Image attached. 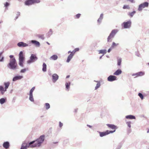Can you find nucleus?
I'll return each mask as SVG.
<instances>
[{
	"mask_svg": "<svg viewBox=\"0 0 149 149\" xmlns=\"http://www.w3.org/2000/svg\"><path fill=\"white\" fill-rule=\"evenodd\" d=\"M17 66L16 61L15 58H13L10 59L9 63L7 65V67L10 70H15L17 69Z\"/></svg>",
	"mask_w": 149,
	"mask_h": 149,
	"instance_id": "1",
	"label": "nucleus"
},
{
	"mask_svg": "<svg viewBox=\"0 0 149 149\" xmlns=\"http://www.w3.org/2000/svg\"><path fill=\"white\" fill-rule=\"evenodd\" d=\"M34 141H32L29 143H26L24 142L22 144L20 149H27V148H33L35 147L34 144Z\"/></svg>",
	"mask_w": 149,
	"mask_h": 149,
	"instance_id": "2",
	"label": "nucleus"
},
{
	"mask_svg": "<svg viewBox=\"0 0 149 149\" xmlns=\"http://www.w3.org/2000/svg\"><path fill=\"white\" fill-rule=\"evenodd\" d=\"M45 136L44 135H41L38 138L33 141H34V144L36 147L40 146L45 140Z\"/></svg>",
	"mask_w": 149,
	"mask_h": 149,
	"instance_id": "3",
	"label": "nucleus"
},
{
	"mask_svg": "<svg viewBox=\"0 0 149 149\" xmlns=\"http://www.w3.org/2000/svg\"><path fill=\"white\" fill-rule=\"evenodd\" d=\"M118 31V30L117 29H114L112 30L109 36L107 38L108 42H111V39L113 38Z\"/></svg>",
	"mask_w": 149,
	"mask_h": 149,
	"instance_id": "4",
	"label": "nucleus"
},
{
	"mask_svg": "<svg viewBox=\"0 0 149 149\" xmlns=\"http://www.w3.org/2000/svg\"><path fill=\"white\" fill-rule=\"evenodd\" d=\"M38 59V57L34 54H31L30 57V59L27 61V63L30 64L33 63Z\"/></svg>",
	"mask_w": 149,
	"mask_h": 149,
	"instance_id": "5",
	"label": "nucleus"
},
{
	"mask_svg": "<svg viewBox=\"0 0 149 149\" xmlns=\"http://www.w3.org/2000/svg\"><path fill=\"white\" fill-rule=\"evenodd\" d=\"M116 131V130H110L109 131L107 130L105 132H100L98 131L97 132H99L100 134V137H102L103 136H105L110 133H112Z\"/></svg>",
	"mask_w": 149,
	"mask_h": 149,
	"instance_id": "6",
	"label": "nucleus"
},
{
	"mask_svg": "<svg viewBox=\"0 0 149 149\" xmlns=\"http://www.w3.org/2000/svg\"><path fill=\"white\" fill-rule=\"evenodd\" d=\"M40 2L39 0H26L24 3L26 5L29 6L35 3H38Z\"/></svg>",
	"mask_w": 149,
	"mask_h": 149,
	"instance_id": "7",
	"label": "nucleus"
},
{
	"mask_svg": "<svg viewBox=\"0 0 149 149\" xmlns=\"http://www.w3.org/2000/svg\"><path fill=\"white\" fill-rule=\"evenodd\" d=\"M132 22L130 20L123 22L122 25L124 28V29H129L130 28L131 26Z\"/></svg>",
	"mask_w": 149,
	"mask_h": 149,
	"instance_id": "8",
	"label": "nucleus"
},
{
	"mask_svg": "<svg viewBox=\"0 0 149 149\" xmlns=\"http://www.w3.org/2000/svg\"><path fill=\"white\" fill-rule=\"evenodd\" d=\"M149 5V3L147 2H144L140 4L138 8V10L139 11H141L143 8L146 7H148Z\"/></svg>",
	"mask_w": 149,
	"mask_h": 149,
	"instance_id": "9",
	"label": "nucleus"
},
{
	"mask_svg": "<svg viewBox=\"0 0 149 149\" xmlns=\"http://www.w3.org/2000/svg\"><path fill=\"white\" fill-rule=\"evenodd\" d=\"M17 46L20 47H26L29 46V45L23 42H18L17 44Z\"/></svg>",
	"mask_w": 149,
	"mask_h": 149,
	"instance_id": "10",
	"label": "nucleus"
},
{
	"mask_svg": "<svg viewBox=\"0 0 149 149\" xmlns=\"http://www.w3.org/2000/svg\"><path fill=\"white\" fill-rule=\"evenodd\" d=\"M23 78V76L22 75H17L15 76L13 78L12 81H15L17 80L21 79Z\"/></svg>",
	"mask_w": 149,
	"mask_h": 149,
	"instance_id": "11",
	"label": "nucleus"
},
{
	"mask_svg": "<svg viewBox=\"0 0 149 149\" xmlns=\"http://www.w3.org/2000/svg\"><path fill=\"white\" fill-rule=\"evenodd\" d=\"M29 43H32L37 47H39L40 45V43L38 41L36 40H32L29 41Z\"/></svg>",
	"mask_w": 149,
	"mask_h": 149,
	"instance_id": "12",
	"label": "nucleus"
},
{
	"mask_svg": "<svg viewBox=\"0 0 149 149\" xmlns=\"http://www.w3.org/2000/svg\"><path fill=\"white\" fill-rule=\"evenodd\" d=\"M117 80V77L114 75H110L107 78V80L109 81H113Z\"/></svg>",
	"mask_w": 149,
	"mask_h": 149,
	"instance_id": "13",
	"label": "nucleus"
},
{
	"mask_svg": "<svg viewBox=\"0 0 149 149\" xmlns=\"http://www.w3.org/2000/svg\"><path fill=\"white\" fill-rule=\"evenodd\" d=\"M144 74L145 73L144 72L140 71L135 73H134L132 74V76H136V77H136L142 76L144 75Z\"/></svg>",
	"mask_w": 149,
	"mask_h": 149,
	"instance_id": "14",
	"label": "nucleus"
},
{
	"mask_svg": "<svg viewBox=\"0 0 149 149\" xmlns=\"http://www.w3.org/2000/svg\"><path fill=\"white\" fill-rule=\"evenodd\" d=\"M52 77V81L53 83L55 82L58 79L59 77L58 76L56 73L53 74Z\"/></svg>",
	"mask_w": 149,
	"mask_h": 149,
	"instance_id": "15",
	"label": "nucleus"
},
{
	"mask_svg": "<svg viewBox=\"0 0 149 149\" xmlns=\"http://www.w3.org/2000/svg\"><path fill=\"white\" fill-rule=\"evenodd\" d=\"M3 146L5 149H8L9 148L10 146L9 142L8 141L4 142L3 144Z\"/></svg>",
	"mask_w": 149,
	"mask_h": 149,
	"instance_id": "16",
	"label": "nucleus"
},
{
	"mask_svg": "<svg viewBox=\"0 0 149 149\" xmlns=\"http://www.w3.org/2000/svg\"><path fill=\"white\" fill-rule=\"evenodd\" d=\"M71 82L70 81L68 82H66L65 83V90L66 91H68L70 88Z\"/></svg>",
	"mask_w": 149,
	"mask_h": 149,
	"instance_id": "17",
	"label": "nucleus"
},
{
	"mask_svg": "<svg viewBox=\"0 0 149 149\" xmlns=\"http://www.w3.org/2000/svg\"><path fill=\"white\" fill-rule=\"evenodd\" d=\"M107 126L109 127V128H110L112 130H116V129H117L118 128V127L117 126L113 125V124H107Z\"/></svg>",
	"mask_w": 149,
	"mask_h": 149,
	"instance_id": "18",
	"label": "nucleus"
},
{
	"mask_svg": "<svg viewBox=\"0 0 149 149\" xmlns=\"http://www.w3.org/2000/svg\"><path fill=\"white\" fill-rule=\"evenodd\" d=\"M122 73V71L120 69H118L116 70L113 74L115 75H119Z\"/></svg>",
	"mask_w": 149,
	"mask_h": 149,
	"instance_id": "19",
	"label": "nucleus"
},
{
	"mask_svg": "<svg viewBox=\"0 0 149 149\" xmlns=\"http://www.w3.org/2000/svg\"><path fill=\"white\" fill-rule=\"evenodd\" d=\"M125 118L126 119H136V117L135 116L131 115L126 116Z\"/></svg>",
	"mask_w": 149,
	"mask_h": 149,
	"instance_id": "20",
	"label": "nucleus"
},
{
	"mask_svg": "<svg viewBox=\"0 0 149 149\" xmlns=\"http://www.w3.org/2000/svg\"><path fill=\"white\" fill-rule=\"evenodd\" d=\"M52 33L53 31L52 29H49V31L46 34V36L47 37V38L50 37L51 35L52 34Z\"/></svg>",
	"mask_w": 149,
	"mask_h": 149,
	"instance_id": "21",
	"label": "nucleus"
},
{
	"mask_svg": "<svg viewBox=\"0 0 149 149\" xmlns=\"http://www.w3.org/2000/svg\"><path fill=\"white\" fill-rule=\"evenodd\" d=\"M103 17V14L102 13L100 14V17L97 20V22L99 23V24H100L101 23Z\"/></svg>",
	"mask_w": 149,
	"mask_h": 149,
	"instance_id": "22",
	"label": "nucleus"
},
{
	"mask_svg": "<svg viewBox=\"0 0 149 149\" xmlns=\"http://www.w3.org/2000/svg\"><path fill=\"white\" fill-rule=\"evenodd\" d=\"M19 59H24L25 57L24 56H23V51H20L19 53Z\"/></svg>",
	"mask_w": 149,
	"mask_h": 149,
	"instance_id": "23",
	"label": "nucleus"
},
{
	"mask_svg": "<svg viewBox=\"0 0 149 149\" xmlns=\"http://www.w3.org/2000/svg\"><path fill=\"white\" fill-rule=\"evenodd\" d=\"M136 12L135 11H133V12H129L127 13V15L129 16L131 18L132 17L134 14L136 13Z\"/></svg>",
	"mask_w": 149,
	"mask_h": 149,
	"instance_id": "24",
	"label": "nucleus"
},
{
	"mask_svg": "<svg viewBox=\"0 0 149 149\" xmlns=\"http://www.w3.org/2000/svg\"><path fill=\"white\" fill-rule=\"evenodd\" d=\"M19 59V65L22 67H23V63L24 60V59Z\"/></svg>",
	"mask_w": 149,
	"mask_h": 149,
	"instance_id": "25",
	"label": "nucleus"
},
{
	"mask_svg": "<svg viewBox=\"0 0 149 149\" xmlns=\"http://www.w3.org/2000/svg\"><path fill=\"white\" fill-rule=\"evenodd\" d=\"M94 81L97 82V84L96 85L95 87V90H96L98 88H99L101 84L100 82L98 81Z\"/></svg>",
	"mask_w": 149,
	"mask_h": 149,
	"instance_id": "26",
	"label": "nucleus"
},
{
	"mask_svg": "<svg viewBox=\"0 0 149 149\" xmlns=\"http://www.w3.org/2000/svg\"><path fill=\"white\" fill-rule=\"evenodd\" d=\"M99 54H103L102 56H103L107 53V50L104 49H101L98 51Z\"/></svg>",
	"mask_w": 149,
	"mask_h": 149,
	"instance_id": "27",
	"label": "nucleus"
},
{
	"mask_svg": "<svg viewBox=\"0 0 149 149\" xmlns=\"http://www.w3.org/2000/svg\"><path fill=\"white\" fill-rule=\"evenodd\" d=\"M73 56L72 55V54H70L67 58L66 62L68 63H69L72 58Z\"/></svg>",
	"mask_w": 149,
	"mask_h": 149,
	"instance_id": "28",
	"label": "nucleus"
},
{
	"mask_svg": "<svg viewBox=\"0 0 149 149\" xmlns=\"http://www.w3.org/2000/svg\"><path fill=\"white\" fill-rule=\"evenodd\" d=\"M6 101V98H2L0 99V103L2 104L5 103Z\"/></svg>",
	"mask_w": 149,
	"mask_h": 149,
	"instance_id": "29",
	"label": "nucleus"
},
{
	"mask_svg": "<svg viewBox=\"0 0 149 149\" xmlns=\"http://www.w3.org/2000/svg\"><path fill=\"white\" fill-rule=\"evenodd\" d=\"M42 70L44 72L46 71L47 65L45 63H43V64Z\"/></svg>",
	"mask_w": 149,
	"mask_h": 149,
	"instance_id": "30",
	"label": "nucleus"
},
{
	"mask_svg": "<svg viewBox=\"0 0 149 149\" xmlns=\"http://www.w3.org/2000/svg\"><path fill=\"white\" fill-rule=\"evenodd\" d=\"M58 57L56 55H54L52 56L50 58V59H52L53 60H56L57 59Z\"/></svg>",
	"mask_w": 149,
	"mask_h": 149,
	"instance_id": "31",
	"label": "nucleus"
},
{
	"mask_svg": "<svg viewBox=\"0 0 149 149\" xmlns=\"http://www.w3.org/2000/svg\"><path fill=\"white\" fill-rule=\"evenodd\" d=\"M29 100L32 102H33L34 101V100L33 98V94H29Z\"/></svg>",
	"mask_w": 149,
	"mask_h": 149,
	"instance_id": "32",
	"label": "nucleus"
},
{
	"mask_svg": "<svg viewBox=\"0 0 149 149\" xmlns=\"http://www.w3.org/2000/svg\"><path fill=\"white\" fill-rule=\"evenodd\" d=\"M10 84V83L9 82H5L4 83V85L5 86V87L6 88H8Z\"/></svg>",
	"mask_w": 149,
	"mask_h": 149,
	"instance_id": "33",
	"label": "nucleus"
},
{
	"mask_svg": "<svg viewBox=\"0 0 149 149\" xmlns=\"http://www.w3.org/2000/svg\"><path fill=\"white\" fill-rule=\"evenodd\" d=\"M122 59L121 58H119L117 59V65L120 66L121 64Z\"/></svg>",
	"mask_w": 149,
	"mask_h": 149,
	"instance_id": "34",
	"label": "nucleus"
},
{
	"mask_svg": "<svg viewBox=\"0 0 149 149\" xmlns=\"http://www.w3.org/2000/svg\"><path fill=\"white\" fill-rule=\"evenodd\" d=\"M45 106L46 110H48L50 108V105L48 103H45Z\"/></svg>",
	"mask_w": 149,
	"mask_h": 149,
	"instance_id": "35",
	"label": "nucleus"
},
{
	"mask_svg": "<svg viewBox=\"0 0 149 149\" xmlns=\"http://www.w3.org/2000/svg\"><path fill=\"white\" fill-rule=\"evenodd\" d=\"M118 45L119 44H116L115 42H113L111 46V48L113 49L115 47Z\"/></svg>",
	"mask_w": 149,
	"mask_h": 149,
	"instance_id": "36",
	"label": "nucleus"
},
{
	"mask_svg": "<svg viewBox=\"0 0 149 149\" xmlns=\"http://www.w3.org/2000/svg\"><path fill=\"white\" fill-rule=\"evenodd\" d=\"M123 143H120L116 147V149H120L123 146Z\"/></svg>",
	"mask_w": 149,
	"mask_h": 149,
	"instance_id": "37",
	"label": "nucleus"
},
{
	"mask_svg": "<svg viewBox=\"0 0 149 149\" xmlns=\"http://www.w3.org/2000/svg\"><path fill=\"white\" fill-rule=\"evenodd\" d=\"M138 95L139 97L141 100H143V99L144 96L142 93H139Z\"/></svg>",
	"mask_w": 149,
	"mask_h": 149,
	"instance_id": "38",
	"label": "nucleus"
},
{
	"mask_svg": "<svg viewBox=\"0 0 149 149\" xmlns=\"http://www.w3.org/2000/svg\"><path fill=\"white\" fill-rule=\"evenodd\" d=\"M123 9H129L130 8L129 6L128 5H124L123 7Z\"/></svg>",
	"mask_w": 149,
	"mask_h": 149,
	"instance_id": "39",
	"label": "nucleus"
},
{
	"mask_svg": "<svg viewBox=\"0 0 149 149\" xmlns=\"http://www.w3.org/2000/svg\"><path fill=\"white\" fill-rule=\"evenodd\" d=\"M35 89V87H33L29 91V94H33V92Z\"/></svg>",
	"mask_w": 149,
	"mask_h": 149,
	"instance_id": "40",
	"label": "nucleus"
},
{
	"mask_svg": "<svg viewBox=\"0 0 149 149\" xmlns=\"http://www.w3.org/2000/svg\"><path fill=\"white\" fill-rule=\"evenodd\" d=\"M38 37L43 40H44L45 39L44 35H39L38 36Z\"/></svg>",
	"mask_w": 149,
	"mask_h": 149,
	"instance_id": "41",
	"label": "nucleus"
},
{
	"mask_svg": "<svg viewBox=\"0 0 149 149\" xmlns=\"http://www.w3.org/2000/svg\"><path fill=\"white\" fill-rule=\"evenodd\" d=\"M126 124L127 125V126L129 127H131V122L130 121H128L126 122Z\"/></svg>",
	"mask_w": 149,
	"mask_h": 149,
	"instance_id": "42",
	"label": "nucleus"
},
{
	"mask_svg": "<svg viewBox=\"0 0 149 149\" xmlns=\"http://www.w3.org/2000/svg\"><path fill=\"white\" fill-rule=\"evenodd\" d=\"M26 68L22 69L20 70V72L21 73H24L26 71Z\"/></svg>",
	"mask_w": 149,
	"mask_h": 149,
	"instance_id": "43",
	"label": "nucleus"
},
{
	"mask_svg": "<svg viewBox=\"0 0 149 149\" xmlns=\"http://www.w3.org/2000/svg\"><path fill=\"white\" fill-rule=\"evenodd\" d=\"M9 3L7 2H6V3L4 4V6L6 8L8 7V6H9Z\"/></svg>",
	"mask_w": 149,
	"mask_h": 149,
	"instance_id": "44",
	"label": "nucleus"
},
{
	"mask_svg": "<svg viewBox=\"0 0 149 149\" xmlns=\"http://www.w3.org/2000/svg\"><path fill=\"white\" fill-rule=\"evenodd\" d=\"M63 126V124L61 122H59V127L60 128H61Z\"/></svg>",
	"mask_w": 149,
	"mask_h": 149,
	"instance_id": "45",
	"label": "nucleus"
},
{
	"mask_svg": "<svg viewBox=\"0 0 149 149\" xmlns=\"http://www.w3.org/2000/svg\"><path fill=\"white\" fill-rule=\"evenodd\" d=\"M3 87L2 86H0V91H3Z\"/></svg>",
	"mask_w": 149,
	"mask_h": 149,
	"instance_id": "46",
	"label": "nucleus"
},
{
	"mask_svg": "<svg viewBox=\"0 0 149 149\" xmlns=\"http://www.w3.org/2000/svg\"><path fill=\"white\" fill-rule=\"evenodd\" d=\"M80 15L81 14H78L76 15V17L77 18H79L80 17Z\"/></svg>",
	"mask_w": 149,
	"mask_h": 149,
	"instance_id": "47",
	"label": "nucleus"
},
{
	"mask_svg": "<svg viewBox=\"0 0 149 149\" xmlns=\"http://www.w3.org/2000/svg\"><path fill=\"white\" fill-rule=\"evenodd\" d=\"M75 52H76L75 50L74 49L72 52H71V53L70 54H72V55L74 56Z\"/></svg>",
	"mask_w": 149,
	"mask_h": 149,
	"instance_id": "48",
	"label": "nucleus"
},
{
	"mask_svg": "<svg viewBox=\"0 0 149 149\" xmlns=\"http://www.w3.org/2000/svg\"><path fill=\"white\" fill-rule=\"evenodd\" d=\"M126 0L127 1H129L130 2L132 3H134V2H135L134 1V0Z\"/></svg>",
	"mask_w": 149,
	"mask_h": 149,
	"instance_id": "49",
	"label": "nucleus"
},
{
	"mask_svg": "<svg viewBox=\"0 0 149 149\" xmlns=\"http://www.w3.org/2000/svg\"><path fill=\"white\" fill-rule=\"evenodd\" d=\"M9 57L10 58V59H12L13 58H15L14 57V56L13 55H10L9 56Z\"/></svg>",
	"mask_w": 149,
	"mask_h": 149,
	"instance_id": "50",
	"label": "nucleus"
},
{
	"mask_svg": "<svg viewBox=\"0 0 149 149\" xmlns=\"http://www.w3.org/2000/svg\"><path fill=\"white\" fill-rule=\"evenodd\" d=\"M4 58L3 57H2L0 59V62H3V61Z\"/></svg>",
	"mask_w": 149,
	"mask_h": 149,
	"instance_id": "51",
	"label": "nucleus"
},
{
	"mask_svg": "<svg viewBox=\"0 0 149 149\" xmlns=\"http://www.w3.org/2000/svg\"><path fill=\"white\" fill-rule=\"evenodd\" d=\"M113 49V48H111V47L110 48H109L108 49V53H109V52H110V51H111V49Z\"/></svg>",
	"mask_w": 149,
	"mask_h": 149,
	"instance_id": "52",
	"label": "nucleus"
},
{
	"mask_svg": "<svg viewBox=\"0 0 149 149\" xmlns=\"http://www.w3.org/2000/svg\"><path fill=\"white\" fill-rule=\"evenodd\" d=\"M20 13L19 12H17V13L16 14V15H17L16 16H17L19 17V16L20 15Z\"/></svg>",
	"mask_w": 149,
	"mask_h": 149,
	"instance_id": "53",
	"label": "nucleus"
},
{
	"mask_svg": "<svg viewBox=\"0 0 149 149\" xmlns=\"http://www.w3.org/2000/svg\"><path fill=\"white\" fill-rule=\"evenodd\" d=\"M74 50H75V52H77V51H79V48H75L74 49Z\"/></svg>",
	"mask_w": 149,
	"mask_h": 149,
	"instance_id": "54",
	"label": "nucleus"
},
{
	"mask_svg": "<svg viewBox=\"0 0 149 149\" xmlns=\"http://www.w3.org/2000/svg\"><path fill=\"white\" fill-rule=\"evenodd\" d=\"M78 110V109L77 108L75 109L74 111V112H75V113H77V111Z\"/></svg>",
	"mask_w": 149,
	"mask_h": 149,
	"instance_id": "55",
	"label": "nucleus"
},
{
	"mask_svg": "<svg viewBox=\"0 0 149 149\" xmlns=\"http://www.w3.org/2000/svg\"><path fill=\"white\" fill-rule=\"evenodd\" d=\"M0 92H1V94L2 95H3V94H4V93L5 92L4 91H0Z\"/></svg>",
	"mask_w": 149,
	"mask_h": 149,
	"instance_id": "56",
	"label": "nucleus"
},
{
	"mask_svg": "<svg viewBox=\"0 0 149 149\" xmlns=\"http://www.w3.org/2000/svg\"><path fill=\"white\" fill-rule=\"evenodd\" d=\"M87 126L89 127L90 128H91L92 127V126L90 125H87Z\"/></svg>",
	"mask_w": 149,
	"mask_h": 149,
	"instance_id": "57",
	"label": "nucleus"
},
{
	"mask_svg": "<svg viewBox=\"0 0 149 149\" xmlns=\"http://www.w3.org/2000/svg\"><path fill=\"white\" fill-rule=\"evenodd\" d=\"M8 88H5V87L3 89V91L4 92H5V91H7V89H8Z\"/></svg>",
	"mask_w": 149,
	"mask_h": 149,
	"instance_id": "58",
	"label": "nucleus"
},
{
	"mask_svg": "<svg viewBox=\"0 0 149 149\" xmlns=\"http://www.w3.org/2000/svg\"><path fill=\"white\" fill-rule=\"evenodd\" d=\"M18 17L17 16H16V17H15V20H16V19H17Z\"/></svg>",
	"mask_w": 149,
	"mask_h": 149,
	"instance_id": "59",
	"label": "nucleus"
},
{
	"mask_svg": "<svg viewBox=\"0 0 149 149\" xmlns=\"http://www.w3.org/2000/svg\"><path fill=\"white\" fill-rule=\"evenodd\" d=\"M70 77V76L69 75H67V76L66 77V78H68Z\"/></svg>",
	"mask_w": 149,
	"mask_h": 149,
	"instance_id": "60",
	"label": "nucleus"
},
{
	"mask_svg": "<svg viewBox=\"0 0 149 149\" xmlns=\"http://www.w3.org/2000/svg\"><path fill=\"white\" fill-rule=\"evenodd\" d=\"M128 131L129 132V133H130L131 132V129H129L128 130Z\"/></svg>",
	"mask_w": 149,
	"mask_h": 149,
	"instance_id": "61",
	"label": "nucleus"
},
{
	"mask_svg": "<svg viewBox=\"0 0 149 149\" xmlns=\"http://www.w3.org/2000/svg\"><path fill=\"white\" fill-rule=\"evenodd\" d=\"M71 52H71V51H69L68 52V54H69V53H71Z\"/></svg>",
	"mask_w": 149,
	"mask_h": 149,
	"instance_id": "62",
	"label": "nucleus"
},
{
	"mask_svg": "<svg viewBox=\"0 0 149 149\" xmlns=\"http://www.w3.org/2000/svg\"><path fill=\"white\" fill-rule=\"evenodd\" d=\"M102 56V55L101 56H100V59H101L102 57V56Z\"/></svg>",
	"mask_w": 149,
	"mask_h": 149,
	"instance_id": "63",
	"label": "nucleus"
},
{
	"mask_svg": "<svg viewBox=\"0 0 149 149\" xmlns=\"http://www.w3.org/2000/svg\"><path fill=\"white\" fill-rule=\"evenodd\" d=\"M147 133H149V128L148 129V131H147Z\"/></svg>",
	"mask_w": 149,
	"mask_h": 149,
	"instance_id": "64",
	"label": "nucleus"
}]
</instances>
